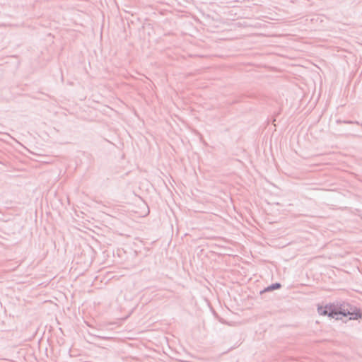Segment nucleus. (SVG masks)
Here are the masks:
<instances>
[{
	"label": "nucleus",
	"mask_w": 362,
	"mask_h": 362,
	"mask_svg": "<svg viewBox=\"0 0 362 362\" xmlns=\"http://www.w3.org/2000/svg\"><path fill=\"white\" fill-rule=\"evenodd\" d=\"M337 123H341V122H342V121L338 119V120H337ZM343 123L352 124V123H354V122H352V121H343Z\"/></svg>",
	"instance_id": "39448f33"
},
{
	"label": "nucleus",
	"mask_w": 362,
	"mask_h": 362,
	"mask_svg": "<svg viewBox=\"0 0 362 362\" xmlns=\"http://www.w3.org/2000/svg\"><path fill=\"white\" fill-rule=\"evenodd\" d=\"M327 305L325 307L323 306H318L317 308V313L320 315H327Z\"/></svg>",
	"instance_id": "20e7f679"
},
{
	"label": "nucleus",
	"mask_w": 362,
	"mask_h": 362,
	"mask_svg": "<svg viewBox=\"0 0 362 362\" xmlns=\"http://www.w3.org/2000/svg\"><path fill=\"white\" fill-rule=\"evenodd\" d=\"M281 287V285L280 283H274L267 287L264 290V291H273L275 289L280 288Z\"/></svg>",
	"instance_id": "7ed1b4c3"
},
{
	"label": "nucleus",
	"mask_w": 362,
	"mask_h": 362,
	"mask_svg": "<svg viewBox=\"0 0 362 362\" xmlns=\"http://www.w3.org/2000/svg\"><path fill=\"white\" fill-rule=\"evenodd\" d=\"M346 313H348L349 314H346V316L349 315L350 320H358L361 317V313L359 310H356L354 312H350L349 310H346Z\"/></svg>",
	"instance_id": "f03ea898"
},
{
	"label": "nucleus",
	"mask_w": 362,
	"mask_h": 362,
	"mask_svg": "<svg viewBox=\"0 0 362 362\" xmlns=\"http://www.w3.org/2000/svg\"><path fill=\"white\" fill-rule=\"evenodd\" d=\"M327 316L332 318H338L339 315H342L343 316H346V314H349L346 313L345 309L336 308L334 305H327Z\"/></svg>",
	"instance_id": "f257e3e1"
}]
</instances>
